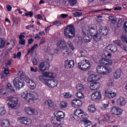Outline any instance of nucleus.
Masks as SVG:
<instances>
[{"mask_svg":"<svg viewBox=\"0 0 127 127\" xmlns=\"http://www.w3.org/2000/svg\"><path fill=\"white\" fill-rule=\"evenodd\" d=\"M25 111L28 115H34L35 114V109H31L29 107H26Z\"/></svg>","mask_w":127,"mask_h":127,"instance_id":"a878e982","label":"nucleus"},{"mask_svg":"<svg viewBox=\"0 0 127 127\" xmlns=\"http://www.w3.org/2000/svg\"><path fill=\"white\" fill-rule=\"evenodd\" d=\"M74 115L79 119H82V121L83 122L84 126H85V127H88L92 125V123L88 120V118L84 117V112L81 109H76L74 112Z\"/></svg>","mask_w":127,"mask_h":127,"instance_id":"f257e3e1","label":"nucleus"},{"mask_svg":"<svg viewBox=\"0 0 127 127\" xmlns=\"http://www.w3.org/2000/svg\"><path fill=\"white\" fill-rule=\"evenodd\" d=\"M19 43L20 44H21V45H24V44H25V40L24 39L20 40Z\"/></svg>","mask_w":127,"mask_h":127,"instance_id":"13d9d810","label":"nucleus"},{"mask_svg":"<svg viewBox=\"0 0 127 127\" xmlns=\"http://www.w3.org/2000/svg\"><path fill=\"white\" fill-rule=\"evenodd\" d=\"M7 88L12 91V92H14L15 90L12 87V85L10 83H8L7 85Z\"/></svg>","mask_w":127,"mask_h":127,"instance_id":"8fccbe9b","label":"nucleus"},{"mask_svg":"<svg viewBox=\"0 0 127 127\" xmlns=\"http://www.w3.org/2000/svg\"><path fill=\"white\" fill-rule=\"evenodd\" d=\"M57 46H58L60 48L63 49L62 52L64 56H68L70 54L69 48L67 46V43L65 41H59L57 43Z\"/></svg>","mask_w":127,"mask_h":127,"instance_id":"7ed1b4c3","label":"nucleus"},{"mask_svg":"<svg viewBox=\"0 0 127 127\" xmlns=\"http://www.w3.org/2000/svg\"><path fill=\"white\" fill-rule=\"evenodd\" d=\"M102 98V94H101V91H95L91 95V99L93 101H95V100H100Z\"/></svg>","mask_w":127,"mask_h":127,"instance_id":"ddd939ff","label":"nucleus"},{"mask_svg":"<svg viewBox=\"0 0 127 127\" xmlns=\"http://www.w3.org/2000/svg\"><path fill=\"white\" fill-rule=\"evenodd\" d=\"M115 43L119 47L122 44V42H121V40H119L115 41Z\"/></svg>","mask_w":127,"mask_h":127,"instance_id":"4d7b16f0","label":"nucleus"},{"mask_svg":"<svg viewBox=\"0 0 127 127\" xmlns=\"http://www.w3.org/2000/svg\"><path fill=\"white\" fill-rule=\"evenodd\" d=\"M71 105L74 108H79V107L82 106V101L77 99H74L72 100Z\"/></svg>","mask_w":127,"mask_h":127,"instance_id":"dca6fc26","label":"nucleus"},{"mask_svg":"<svg viewBox=\"0 0 127 127\" xmlns=\"http://www.w3.org/2000/svg\"><path fill=\"white\" fill-rule=\"evenodd\" d=\"M17 120L20 121L21 124H24V125H26V126L31 125V120L27 117H18Z\"/></svg>","mask_w":127,"mask_h":127,"instance_id":"9b49d317","label":"nucleus"},{"mask_svg":"<svg viewBox=\"0 0 127 127\" xmlns=\"http://www.w3.org/2000/svg\"><path fill=\"white\" fill-rule=\"evenodd\" d=\"M61 16L62 18H66V17H67L68 16V14H62L61 15Z\"/></svg>","mask_w":127,"mask_h":127,"instance_id":"69168bd1","label":"nucleus"},{"mask_svg":"<svg viewBox=\"0 0 127 127\" xmlns=\"http://www.w3.org/2000/svg\"><path fill=\"white\" fill-rule=\"evenodd\" d=\"M67 105L68 103H67L65 101H62L60 104V107H61V108H66Z\"/></svg>","mask_w":127,"mask_h":127,"instance_id":"a19ab883","label":"nucleus"},{"mask_svg":"<svg viewBox=\"0 0 127 127\" xmlns=\"http://www.w3.org/2000/svg\"><path fill=\"white\" fill-rule=\"evenodd\" d=\"M80 53L81 55V57H84L86 55V52L84 50H80Z\"/></svg>","mask_w":127,"mask_h":127,"instance_id":"3c124183","label":"nucleus"},{"mask_svg":"<svg viewBox=\"0 0 127 127\" xmlns=\"http://www.w3.org/2000/svg\"><path fill=\"white\" fill-rule=\"evenodd\" d=\"M118 106H125L126 105V99L124 97H120L117 100Z\"/></svg>","mask_w":127,"mask_h":127,"instance_id":"393cba45","label":"nucleus"},{"mask_svg":"<svg viewBox=\"0 0 127 127\" xmlns=\"http://www.w3.org/2000/svg\"><path fill=\"white\" fill-rule=\"evenodd\" d=\"M29 98H28V103H30V101H34V100H37L38 99V95L36 92L30 93L28 95Z\"/></svg>","mask_w":127,"mask_h":127,"instance_id":"2eb2a0df","label":"nucleus"},{"mask_svg":"<svg viewBox=\"0 0 127 127\" xmlns=\"http://www.w3.org/2000/svg\"><path fill=\"white\" fill-rule=\"evenodd\" d=\"M28 86H29L30 89H31V90H34V89H35L36 87L35 83H34L32 80L31 81L30 83H28Z\"/></svg>","mask_w":127,"mask_h":127,"instance_id":"c756f323","label":"nucleus"},{"mask_svg":"<svg viewBox=\"0 0 127 127\" xmlns=\"http://www.w3.org/2000/svg\"><path fill=\"white\" fill-rule=\"evenodd\" d=\"M109 18V21H110L111 23L115 24V23L117 22V19L116 18V17L114 16H110Z\"/></svg>","mask_w":127,"mask_h":127,"instance_id":"f704fd0d","label":"nucleus"},{"mask_svg":"<svg viewBox=\"0 0 127 127\" xmlns=\"http://www.w3.org/2000/svg\"><path fill=\"white\" fill-rule=\"evenodd\" d=\"M114 76L115 79H119L122 76V70L121 69H118L114 73Z\"/></svg>","mask_w":127,"mask_h":127,"instance_id":"bb28decb","label":"nucleus"},{"mask_svg":"<svg viewBox=\"0 0 127 127\" xmlns=\"http://www.w3.org/2000/svg\"><path fill=\"white\" fill-rule=\"evenodd\" d=\"M34 41V40H33V39L32 38H31L28 40V44H32Z\"/></svg>","mask_w":127,"mask_h":127,"instance_id":"e2e57ef3","label":"nucleus"},{"mask_svg":"<svg viewBox=\"0 0 127 127\" xmlns=\"http://www.w3.org/2000/svg\"><path fill=\"white\" fill-rule=\"evenodd\" d=\"M76 89L79 92H83V91L85 90V88L84 87V85H83V84H78L76 86Z\"/></svg>","mask_w":127,"mask_h":127,"instance_id":"72a5a7b5","label":"nucleus"},{"mask_svg":"<svg viewBox=\"0 0 127 127\" xmlns=\"http://www.w3.org/2000/svg\"><path fill=\"white\" fill-rule=\"evenodd\" d=\"M39 68L41 72H45L46 70H48L50 68V65L47 62H42L39 64Z\"/></svg>","mask_w":127,"mask_h":127,"instance_id":"1a4fd4ad","label":"nucleus"},{"mask_svg":"<svg viewBox=\"0 0 127 127\" xmlns=\"http://www.w3.org/2000/svg\"><path fill=\"white\" fill-rule=\"evenodd\" d=\"M37 60L36 59H34L32 61V63L33 65H37Z\"/></svg>","mask_w":127,"mask_h":127,"instance_id":"052dcab7","label":"nucleus"},{"mask_svg":"<svg viewBox=\"0 0 127 127\" xmlns=\"http://www.w3.org/2000/svg\"><path fill=\"white\" fill-rule=\"evenodd\" d=\"M23 75H21L20 77H16L13 80V85L15 87H16L18 89H21L25 86V83L24 80L22 79V76Z\"/></svg>","mask_w":127,"mask_h":127,"instance_id":"0eeeda50","label":"nucleus"},{"mask_svg":"<svg viewBox=\"0 0 127 127\" xmlns=\"http://www.w3.org/2000/svg\"><path fill=\"white\" fill-rule=\"evenodd\" d=\"M78 67L82 71L90 70L91 68V64H90V62L89 61L85 60L78 64Z\"/></svg>","mask_w":127,"mask_h":127,"instance_id":"20e7f679","label":"nucleus"},{"mask_svg":"<svg viewBox=\"0 0 127 127\" xmlns=\"http://www.w3.org/2000/svg\"><path fill=\"white\" fill-rule=\"evenodd\" d=\"M76 96L77 98H79V99H83L84 98V94L82 92V91H78L76 94Z\"/></svg>","mask_w":127,"mask_h":127,"instance_id":"c9c22d12","label":"nucleus"},{"mask_svg":"<svg viewBox=\"0 0 127 127\" xmlns=\"http://www.w3.org/2000/svg\"><path fill=\"white\" fill-rule=\"evenodd\" d=\"M100 64H103V65H108L109 66H111L112 64H113V61L111 60H108L106 59H102L100 61Z\"/></svg>","mask_w":127,"mask_h":127,"instance_id":"412c9836","label":"nucleus"},{"mask_svg":"<svg viewBox=\"0 0 127 127\" xmlns=\"http://www.w3.org/2000/svg\"><path fill=\"white\" fill-rule=\"evenodd\" d=\"M64 97L65 99H69L72 97V95L69 92H66L64 93Z\"/></svg>","mask_w":127,"mask_h":127,"instance_id":"4c0bfd02","label":"nucleus"},{"mask_svg":"<svg viewBox=\"0 0 127 127\" xmlns=\"http://www.w3.org/2000/svg\"><path fill=\"white\" fill-rule=\"evenodd\" d=\"M24 80L27 84H29V83H30V81H32L28 76H25Z\"/></svg>","mask_w":127,"mask_h":127,"instance_id":"864d4df0","label":"nucleus"},{"mask_svg":"<svg viewBox=\"0 0 127 127\" xmlns=\"http://www.w3.org/2000/svg\"><path fill=\"white\" fill-rule=\"evenodd\" d=\"M75 66V63L73 60H66L64 62V67L66 69H71Z\"/></svg>","mask_w":127,"mask_h":127,"instance_id":"f8f14e48","label":"nucleus"},{"mask_svg":"<svg viewBox=\"0 0 127 127\" xmlns=\"http://www.w3.org/2000/svg\"><path fill=\"white\" fill-rule=\"evenodd\" d=\"M119 47H120V48L124 51H127V46H126L125 45L121 44Z\"/></svg>","mask_w":127,"mask_h":127,"instance_id":"58836bf2","label":"nucleus"},{"mask_svg":"<svg viewBox=\"0 0 127 127\" xmlns=\"http://www.w3.org/2000/svg\"><path fill=\"white\" fill-rule=\"evenodd\" d=\"M122 7L117 6L114 8V10H121Z\"/></svg>","mask_w":127,"mask_h":127,"instance_id":"774afa93","label":"nucleus"},{"mask_svg":"<svg viewBox=\"0 0 127 127\" xmlns=\"http://www.w3.org/2000/svg\"><path fill=\"white\" fill-rule=\"evenodd\" d=\"M117 106H114L111 108V113H112L113 115H115L116 116L117 115Z\"/></svg>","mask_w":127,"mask_h":127,"instance_id":"ea45409f","label":"nucleus"},{"mask_svg":"<svg viewBox=\"0 0 127 127\" xmlns=\"http://www.w3.org/2000/svg\"><path fill=\"white\" fill-rule=\"evenodd\" d=\"M83 33V39L85 42H91L93 36L88 34V33Z\"/></svg>","mask_w":127,"mask_h":127,"instance_id":"a211bd4d","label":"nucleus"},{"mask_svg":"<svg viewBox=\"0 0 127 127\" xmlns=\"http://www.w3.org/2000/svg\"><path fill=\"white\" fill-rule=\"evenodd\" d=\"M4 41L2 39L0 38V48H3L4 47Z\"/></svg>","mask_w":127,"mask_h":127,"instance_id":"49530a36","label":"nucleus"},{"mask_svg":"<svg viewBox=\"0 0 127 127\" xmlns=\"http://www.w3.org/2000/svg\"><path fill=\"white\" fill-rule=\"evenodd\" d=\"M0 115H1V116H4V115H5L6 111H5V109L4 108H0Z\"/></svg>","mask_w":127,"mask_h":127,"instance_id":"79ce46f5","label":"nucleus"},{"mask_svg":"<svg viewBox=\"0 0 127 127\" xmlns=\"http://www.w3.org/2000/svg\"><path fill=\"white\" fill-rule=\"evenodd\" d=\"M29 95V94L27 93V92H23L22 94V98H23V99H27V101H28V95Z\"/></svg>","mask_w":127,"mask_h":127,"instance_id":"e433bc0d","label":"nucleus"},{"mask_svg":"<svg viewBox=\"0 0 127 127\" xmlns=\"http://www.w3.org/2000/svg\"><path fill=\"white\" fill-rule=\"evenodd\" d=\"M101 86V84H100V83L94 82L90 83V88L91 90H98Z\"/></svg>","mask_w":127,"mask_h":127,"instance_id":"aec40b11","label":"nucleus"},{"mask_svg":"<svg viewBox=\"0 0 127 127\" xmlns=\"http://www.w3.org/2000/svg\"><path fill=\"white\" fill-rule=\"evenodd\" d=\"M116 113V116H120L122 115L123 112L122 111V110L120 109V108L117 107Z\"/></svg>","mask_w":127,"mask_h":127,"instance_id":"c03bdc74","label":"nucleus"},{"mask_svg":"<svg viewBox=\"0 0 127 127\" xmlns=\"http://www.w3.org/2000/svg\"><path fill=\"white\" fill-rule=\"evenodd\" d=\"M104 71L106 72V75H107L108 73H110L112 71V68L110 67H105Z\"/></svg>","mask_w":127,"mask_h":127,"instance_id":"09e8293b","label":"nucleus"},{"mask_svg":"<svg viewBox=\"0 0 127 127\" xmlns=\"http://www.w3.org/2000/svg\"><path fill=\"white\" fill-rule=\"evenodd\" d=\"M56 77V74L52 72H44V75H41L39 76V79L41 82L44 83L45 85L47 84V81L49 79H47L46 78H55Z\"/></svg>","mask_w":127,"mask_h":127,"instance_id":"6e6552de","label":"nucleus"},{"mask_svg":"<svg viewBox=\"0 0 127 127\" xmlns=\"http://www.w3.org/2000/svg\"><path fill=\"white\" fill-rule=\"evenodd\" d=\"M93 39L97 42L100 41L101 39H102V36H101V34L96 33L93 35Z\"/></svg>","mask_w":127,"mask_h":127,"instance_id":"cd10ccee","label":"nucleus"},{"mask_svg":"<svg viewBox=\"0 0 127 127\" xmlns=\"http://www.w3.org/2000/svg\"><path fill=\"white\" fill-rule=\"evenodd\" d=\"M57 122H61L65 117V114L63 112L59 111L56 114Z\"/></svg>","mask_w":127,"mask_h":127,"instance_id":"4468645a","label":"nucleus"},{"mask_svg":"<svg viewBox=\"0 0 127 127\" xmlns=\"http://www.w3.org/2000/svg\"><path fill=\"white\" fill-rule=\"evenodd\" d=\"M105 67L101 65H98L96 70L98 74H102L103 75H106L107 72L104 71Z\"/></svg>","mask_w":127,"mask_h":127,"instance_id":"b1692460","label":"nucleus"},{"mask_svg":"<svg viewBox=\"0 0 127 127\" xmlns=\"http://www.w3.org/2000/svg\"><path fill=\"white\" fill-rule=\"evenodd\" d=\"M8 100L10 101L7 104L9 108L10 109H14L16 110L17 108V105L18 104V100L16 97H13L12 96H9L8 97Z\"/></svg>","mask_w":127,"mask_h":127,"instance_id":"39448f33","label":"nucleus"},{"mask_svg":"<svg viewBox=\"0 0 127 127\" xmlns=\"http://www.w3.org/2000/svg\"><path fill=\"white\" fill-rule=\"evenodd\" d=\"M106 49L107 51H111V52L115 53L118 50V48L115 45H109L107 46Z\"/></svg>","mask_w":127,"mask_h":127,"instance_id":"5701e85b","label":"nucleus"},{"mask_svg":"<svg viewBox=\"0 0 127 127\" xmlns=\"http://www.w3.org/2000/svg\"><path fill=\"white\" fill-rule=\"evenodd\" d=\"M52 123L53 124H55V127H63L62 124H56V123L54 122L53 120H52Z\"/></svg>","mask_w":127,"mask_h":127,"instance_id":"5fc2aeb1","label":"nucleus"},{"mask_svg":"<svg viewBox=\"0 0 127 127\" xmlns=\"http://www.w3.org/2000/svg\"><path fill=\"white\" fill-rule=\"evenodd\" d=\"M72 14L75 16H81L82 15V13H80L79 12H75L72 13Z\"/></svg>","mask_w":127,"mask_h":127,"instance_id":"603ef678","label":"nucleus"},{"mask_svg":"<svg viewBox=\"0 0 127 127\" xmlns=\"http://www.w3.org/2000/svg\"><path fill=\"white\" fill-rule=\"evenodd\" d=\"M53 25H56V26H60L62 24V22L60 21H56L53 22Z\"/></svg>","mask_w":127,"mask_h":127,"instance_id":"37998d69","label":"nucleus"},{"mask_svg":"<svg viewBox=\"0 0 127 127\" xmlns=\"http://www.w3.org/2000/svg\"><path fill=\"white\" fill-rule=\"evenodd\" d=\"M8 73H9V69H8L7 68H6L4 70V74L5 75H8Z\"/></svg>","mask_w":127,"mask_h":127,"instance_id":"bf43d9fd","label":"nucleus"},{"mask_svg":"<svg viewBox=\"0 0 127 127\" xmlns=\"http://www.w3.org/2000/svg\"><path fill=\"white\" fill-rule=\"evenodd\" d=\"M124 27L125 31H126L127 33V22H125V23L124 24Z\"/></svg>","mask_w":127,"mask_h":127,"instance_id":"680f3d73","label":"nucleus"},{"mask_svg":"<svg viewBox=\"0 0 127 127\" xmlns=\"http://www.w3.org/2000/svg\"><path fill=\"white\" fill-rule=\"evenodd\" d=\"M33 50H34L32 49V48L31 49H29L27 52L28 54H29V53H31L32 54L33 53Z\"/></svg>","mask_w":127,"mask_h":127,"instance_id":"338daca9","label":"nucleus"},{"mask_svg":"<svg viewBox=\"0 0 127 127\" xmlns=\"http://www.w3.org/2000/svg\"><path fill=\"white\" fill-rule=\"evenodd\" d=\"M25 16H28L29 15L30 17H32L33 16V11H27L25 14Z\"/></svg>","mask_w":127,"mask_h":127,"instance_id":"de8ad7c7","label":"nucleus"},{"mask_svg":"<svg viewBox=\"0 0 127 127\" xmlns=\"http://www.w3.org/2000/svg\"><path fill=\"white\" fill-rule=\"evenodd\" d=\"M108 108H109V104H103L102 107L103 110H108Z\"/></svg>","mask_w":127,"mask_h":127,"instance_id":"6e6d98bb","label":"nucleus"},{"mask_svg":"<svg viewBox=\"0 0 127 127\" xmlns=\"http://www.w3.org/2000/svg\"><path fill=\"white\" fill-rule=\"evenodd\" d=\"M83 33H88L92 36H94V34L97 33V29L96 27L92 25L87 26L85 27H83L82 29Z\"/></svg>","mask_w":127,"mask_h":127,"instance_id":"423d86ee","label":"nucleus"},{"mask_svg":"<svg viewBox=\"0 0 127 127\" xmlns=\"http://www.w3.org/2000/svg\"><path fill=\"white\" fill-rule=\"evenodd\" d=\"M88 110L90 113H94V112H96V109L94 105H90L88 107Z\"/></svg>","mask_w":127,"mask_h":127,"instance_id":"473e14b6","label":"nucleus"},{"mask_svg":"<svg viewBox=\"0 0 127 127\" xmlns=\"http://www.w3.org/2000/svg\"><path fill=\"white\" fill-rule=\"evenodd\" d=\"M99 30L100 33L102 35H108V34L109 33V28L106 26L104 27H100Z\"/></svg>","mask_w":127,"mask_h":127,"instance_id":"6ab92c4d","label":"nucleus"},{"mask_svg":"<svg viewBox=\"0 0 127 127\" xmlns=\"http://www.w3.org/2000/svg\"><path fill=\"white\" fill-rule=\"evenodd\" d=\"M98 80L99 76L95 74L90 75L87 78L88 82H89L90 83H91V82L98 81Z\"/></svg>","mask_w":127,"mask_h":127,"instance_id":"4be33fe9","label":"nucleus"},{"mask_svg":"<svg viewBox=\"0 0 127 127\" xmlns=\"http://www.w3.org/2000/svg\"><path fill=\"white\" fill-rule=\"evenodd\" d=\"M45 106H48V107H49V108H52V107L54 106V103L52 100H48L45 102Z\"/></svg>","mask_w":127,"mask_h":127,"instance_id":"c85d7f7f","label":"nucleus"},{"mask_svg":"<svg viewBox=\"0 0 127 127\" xmlns=\"http://www.w3.org/2000/svg\"><path fill=\"white\" fill-rule=\"evenodd\" d=\"M1 126L5 127H9V120L6 119L3 121V123H1Z\"/></svg>","mask_w":127,"mask_h":127,"instance_id":"7c9ffc66","label":"nucleus"},{"mask_svg":"<svg viewBox=\"0 0 127 127\" xmlns=\"http://www.w3.org/2000/svg\"><path fill=\"white\" fill-rule=\"evenodd\" d=\"M69 3L71 6H74L77 3L76 0H69Z\"/></svg>","mask_w":127,"mask_h":127,"instance_id":"a18cd8bd","label":"nucleus"},{"mask_svg":"<svg viewBox=\"0 0 127 127\" xmlns=\"http://www.w3.org/2000/svg\"><path fill=\"white\" fill-rule=\"evenodd\" d=\"M66 45H68V47L72 50V51H74L75 47H74V45H73V43L71 41H68Z\"/></svg>","mask_w":127,"mask_h":127,"instance_id":"2f4dec72","label":"nucleus"},{"mask_svg":"<svg viewBox=\"0 0 127 127\" xmlns=\"http://www.w3.org/2000/svg\"><path fill=\"white\" fill-rule=\"evenodd\" d=\"M105 96L107 98H115L117 96V93L109 90H105Z\"/></svg>","mask_w":127,"mask_h":127,"instance_id":"f3484780","label":"nucleus"},{"mask_svg":"<svg viewBox=\"0 0 127 127\" xmlns=\"http://www.w3.org/2000/svg\"><path fill=\"white\" fill-rule=\"evenodd\" d=\"M64 35L66 38H74L75 37V27L73 25L67 26L64 30Z\"/></svg>","mask_w":127,"mask_h":127,"instance_id":"f03ea898","label":"nucleus"},{"mask_svg":"<svg viewBox=\"0 0 127 127\" xmlns=\"http://www.w3.org/2000/svg\"><path fill=\"white\" fill-rule=\"evenodd\" d=\"M58 83L59 82L57 79L53 78L48 79V80L47 81V84L46 85L49 87H51V88H55V87H57Z\"/></svg>","mask_w":127,"mask_h":127,"instance_id":"9d476101","label":"nucleus"},{"mask_svg":"<svg viewBox=\"0 0 127 127\" xmlns=\"http://www.w3.org/2000/svg\"><path fill=\"white\" fill-rule=\"evenodd\" d=\"M6 8H7V10H8V11H11V6H10V5H8L6 6Z\"/></svg>","mask_w":127,"mask_h":127,"instance_id":"0e129e2a","label":"nucleus"}]
</instances>
